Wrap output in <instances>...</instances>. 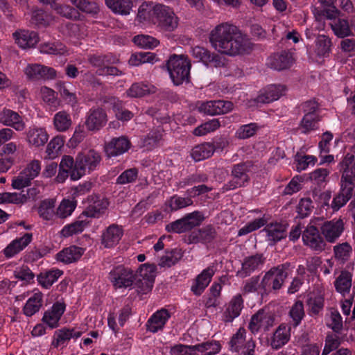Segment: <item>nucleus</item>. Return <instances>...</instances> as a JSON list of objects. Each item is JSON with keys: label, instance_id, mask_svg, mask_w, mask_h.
I'll list each match as a JSON object with an SVG mask.
<instances>
[{"label": "nucleus", "instance_id": "nucleus-42", "mask_svg": "<svg viewBox=\"0 0 355 355\" xmlns=\"http://www.w3.org/2000/svg\"><path fill=\"white\" fill-rule=\"evenodd\" d=\"M215 150L214 144L205 142L193 147L191 151V156L195 162H200L210 157Z\"/></svg>", "mask_w": 355, "mask_h": 355}, {"label": "nucleus", "instance_id": "nucleus-12", "mask_svg": "<svg viewBox=\"0 0 355 355\" xmlns=\"http://www.w3.org/2000/svg\"><path fill=\"white\" fill-rule=\"evenodd\" d=\"M304 110L306 112L299 125L301 133L307 135L318 128V117L315 114L318 104L315 101H309L304 103Z\"/></svg>", "mask_w": 355, "mask_h": 355}, {"label": "nucleus", "instance_id": "nucleus-34", "mask_svg": "<svg viewBox=\"0 0 355 355\" xmlns=\"http://www.w3.org/2000/svg\"><path fill=\"white\" fill-rule=\"evenodd\" d=\"M243 308V300L240 294L234 295L230 301L223 312V320L225 322H232L239 317Z\"/></svg>", "mask_w": 355, "mask_h": 355}, {"label": "nucleus", "instance_id": "nucleus-13", "mask_svg": "<svg viewBox=\"0 0 355 355\" xmlns=\"http://www.w3.org/2000/svg\"><path fill=\"white\" fill-rule=\"evenodd\" d=\"M157 267L155 264L144 263L141 264L137 272L139 276L142 278L137 283V291L141 294L149 293L153 287L156 277Z\"/></svg>", "mask_w": 355, "mask_h": 355}, {"label": "nucleus", "instance_id": "nucleus-28", "mask_svg": "<svg viewBox=\"0 0 355 355\" xmlns=\"http://www.w3.org/2000/svg\"><path fill=\"white\" fill-rule=\"evenodd\" d=\"M107 114L101 108H92L87 114L85 125L89 131H98L105 125Z\"/></svg>", "mask_w": 355, "mask_h": 355}, {"label": "nucleus", "instance_id": "nucleus-55", "mask_svg": "<svg viewBox=\"0 0 355 355\" xmlns=\"http://www.w3.org/2000/svg\"><path fill=\"white\" fill-rule=\"evenodd\" d=\"M326 324L335 333H339L343 329V318L337 309H331L329 310V313L326 316Z\"/></svg>", "mask_w": 355, "mask_h": 355}, {"label": "nucleus", "instance_id": "nucleus-44", "mask_svg": "<svg viewBox=\"0 0 355 355\" xmlns=\"http://www.w3.org/2000/svg\"><path fill=\"white\" fill-rule=\"evenodd\" d=\"M105 103H108L112 105V110L115 113L117 119L122 121H128L134 116L133 113L128 110L123 109V101L115 97H109Z\"/></svg>", "mask_w": 355, "mask_h": 355}, {"label": "nucleus", "instance_id": "nucleus-63", "mask_svg": "<svg viewBox=\"0 0 355 355\" xmlns=\"http://www.w3.org/2000/svg\"><path fill=\"white\" fill-rule=\"evenodd\" d=\"M55 200L53 199H46L43 200L38 209V212L43 219L46 220H52L56 215L55 211Z\"/></svg>", "mask_w": 355, "mask_h": 355}, {"label": "nucleus", "instance_id": "nucleus-48", "mask_svg": "<svg viewBox=\"0 0 355 355\" xmlns=\"http://www.w3.org/2000/svg\"><path fill=\"white\" fill-rule=\"evenodd\" d=\"M193 57L199 61L207 65L209 63H214L216 67L220 66L218 56L211 54L210 52L201 46H196L191 49Z\"/></svg>", "mask_w": 355, "mask_h": 355}, {"label": "nucleus", "instance_id": "nucleus-56", "mask_svg": "<svg viewBox=\"0 0 355 355\" xmlns=\"http://www.w3.org/2000/svg\"><path fill=\"white\" fill-rule=\"evenodd\" d=\"M77 206V202L74 199L64 198L56 209V216L60 218H66L70 216Z\"/></svg>", "mask_w": 355, "mask_h": 355}, {"label": "nucleus", "instance_id": "nucleus-20", "mask_svg": "<svg viewBox=\"0 0 355 355\" xmlns=\"http://www.w3.org/2000/svg\"><path fill=\"white\" fill-rule=\"evenodd\" d=\"M215 272L216 268L214 266H209L202 270L192 281L191 291L196 296L201 295L211 282Z\"/></svg>", "mask_w": 355, "mask_h": 355}, {"label": "nucleus", "instance_id": "nucleus-40", "mask_svg": "<svg viewBox=\"0 0 355 355\" xmlns=\"http://www.w3.org/2000/svg\"><path fill=\"white\" fill-rule=\"evenodd\" d=\"M216 236V231L211 226H207L202 229L191 232L189 236L188 240L189 243H207L211 242Z\"/></svg>", "mask_w": 355, "mask_h": 355}, {"label": "nucleus", "instance_id": "nucleus-58", "mask_svg": "<svg viewBox=\"0 0 355 355\" xmlns=\"http://www.w3.org/2000/svg\"><path fill=\"white\" fill-rule=\"evenodd\" d=\"M331 40L324 35H320L316 39L315 52L319 58L327 57L331 51Z\"/></svg>", "mask_w": 355, "mask_h": 355}, {"label": "nucleus", "instance_id": "nucleus-54", "mask_svg": "<svg viewBox=\"0 0 355 355\" xmlns=\"http://www.w3.org/2000/svg\"><path fill=\"white\" fill-rule=\"evenodd\" d=\"M192 204L193 200L190 198L182 197L178 195H173L166 201V206L171 211H175L184 209Z\"/></svg>", "mask_w": 355, "mask_h": 355}, {"label": "nucleus", "instance_id": "nucleus-52", "mask_svg": "<svg viewBox=\"0 0 355 355\" xmlns=\"http://www.w3.org/2000/svg\"><path fill=\"white\" fill-rule=\"evenodd\" d=\"M30 15L31 23L38 27L46 26L51 24L54 20V17L51 14L47 13L42 9H33L31 10Z\"/></svg>", "mask_w": 355, "mask_h": 355}, {"label": "nucleus", "instance_id": "nucleus-27", "mask_svg": "<svg viewBox=\"0 0 355 355\" xmlns=\"http://www.w3.org/2000/svg\"><path fill=\"white\" fill-rule=\"evenodd\" d=\"M0 123L18 132L23 131L26 128L23 117L18 112L7 108L0 111Z\"/></svg>", "mask_w": 355, "mask_h": 355}, {"label": "nucleus", "instance_id": "nucleus-64", "mask_svg": "<svg viewBox=\"0 0 355 355\" xmlns=\"http://www.w3.org/2000/svg\"><path fill=\"white\" fill-rule=\"evenodd\" d=\"M107 201L96 197V200L94 201L93 204H90L87 207L83 214L90 218L98 217L100 214L107 208Z\"/></svg>", "mask_w": 355, "mask_h": 355}, {"label": "nucleus", "instance_id": "nucleus-43", "mask_svg": "<svg viewBox=\"0 0 355 355\" xmlns=\"http://www.w3.org/2000/svg\"><path fill=\"white\" fill-rule=\"evenodd\" d=\"M290 337V326L286 324H281L273 334L271 345L275 349L281 348L288 342Z\"/></svg>", "mask_w": 355, "mask_h": 355}, {"label": "nucleus", "instance_id": "nucleus-16", "mask_svg": "<svg viewBox=\"0 0 355 355\" xmlns=\"http://www.w3.org/2000/svg\"><path fill=\"white\" fill-rule=\"evenodd\" d=\"M248 171L249 165L245 163L235 165L232 171V179L223 187V191L233 190L244 186L249 180Z\"/></svg>", "mask_w": 355, "mask_h": 355}, {"label": "nucleus", "instance_id": "nucleus-60", "mask_svg": "<svg viewBox=\"0 0 355 355\" xmlns=\"http://www.w3.org/2000/svg\"><path fill=\"white\" fill-rule=\"evenodd\" d=\"M66 26L68 35L71 38L70 42L75 45H77V42L73 40V38L80 40L87 35V30L83 24L69 23Z\"/></svg>", "mask_w": 355, "mask_h": 355}, {"label": "nucleus", "instance_id": "nucleus-1", "mask_svg": "<svg viewBox=\"0 0 355 355\" xmlns=\"http://www.w3.org/2000/svg\"><path fill=\"white\" fill-rule=\"evenodd\" d=\"M209 42L218 52L232 57L244 54L251 49L248 37L229 23L216 26L210 33Z\"/></svg>", "mask_w": 355, "mask_h": 355}, {"label": "nucleus", "instance_id": "nucleus-37", "mask_svg": "<svg viewBox=\"0 0 355 355\" xmlns=\"http://www.w3.org/2000/svg\"><path fill=\"white\" fill-rule=\"evenodd\" d=\"M85 248L76 245H71L64 248L56 254L58 261L64 263H71L78 261L84 254Z\"/></svg>", "mask_w": 355, "mask_h": 355}, {"label": "nucleus", "instance_id": "nucleus-9", "mask_svg": "<svg viewBox=\"0 0 355 355\" xmlns=\"http://www.w3.org/2000/svg\"><path fill=\"white\" fill-rule=\"evenodd\" d=\"M230 350L236 352L239 355H254L255 343L252 338L247 340L246 330L240 327L237 331L233 334L230 343Z\"/></svg>", "mask_w": 355, "mask_h": 355}, {"label": "nucleus", "instance_id": "nucleus-14", "mask_svg": "<svg viewBox=\"0 0 355 355\" xmlns=\"http://www.w3.org/2000/svg\"><path fill=\"white\" fill-rule=\"evenodd\" d=\"M337 15L338 10L336 9L326 12L327 18L331 20L329 25L335 35L339 38L354 36V33L350 27L349 21L346 19L339 18Z\"/></svg>", "mask_w": 355, "mask_h": 355}, {"label": "nucleus", "instance_id": "nucleus-7", "mask_svg": "<svg viewBox=\"0 0 355 355\" xmlns=\"http://www.w3.org/2000/svg\"><path fill=\"white\" fill-rule=\"evenodd\" d=\"M136 277L133 270L123 266L114 267L109 273V279L115 288H131Z\"/></svg>", "mask_w": 355, "mask_h": 355}, {"label": "nucleus", "instance_id": "nucleus-39", "mask_svg": "<svg viewBox=\"0 0 355 355\" xmlns=\"http://www.w3.org/2000/svg\"><path fill=\"white\" fill-rule=\"evenodd\" d=\"M39 51L42 54L58 56H67L71 53L69 49L64 44L58 41L42 43L39 46Z\"/></svg>", "mask_w": 355, "mask_h": 355}, {"label": "nucleus", "instance_id": "nucleus-35", "mask_svg": "<svg viewBox=\"0 0 355 355\" xmlns=\"http://www.w3.org/2000/svg\"><path fill=\"white\" fill-rule=\"evenodd\" d=\"M26 139L30 146L40 147L47 142L49 135L45 128L33 126L27 131Z\"/></svg>", "mask_w": 355, "mask_h": 355}, {"label": "nucleus", "instance_id": "nucleus-23", "mask_svg": "<svg viewBox=\"0 0 355 355\" xmlns=\"http://www.w3.org/2000/svg\"><path fill=\"white\" fill-rule=\"evenodd\" d=\"M294 62L293 53L284 51L271 55L268 58L266 64L270 69L282 71L290 68Z\"/></svg>", "mask_w": 355, "mask_h": 355}, {"label": "nucleus", "instance_id": "nucleus-47", "mask_svg": "<svg viewBox=\"0 0 355 355\" xmlns=\"http://www.w3.org/2000/svg\"><path fill=\"white\" fill-rule=\"evenodd\" d=\"M352 281V275L347 270L341 271L334 282L336 291L345 297L350 291Z\"/></svg>", "mask_w": 355, "mask_h": 355}, {"label": "nucleus", "instance_id": "nucleus-18", "mask_svg": "<svg viewBox=\"0 0 355 355\" xmlns=\"http://www.w3.org/2000/svg\"><path fill=\"white\" fill-rule=\"evenodd\" d=\"M198 111L207 115L224 114L233 109L230 101L218 100L202 102L198 107Z\"/></svg>", "mask_w": 355, "mask_h": 355}, {"label": "nucleus", "instance_id": "nucleus-25", "mask_svg": "<svg viewBox=\"0 0 355 355\" xmlns=\"http://www.w3.org/2000/svg\"><path fill=\"white\" fill-rule=\"evenodd\" d=\"M286 91L283 85L272 84L266 86L260 91L255 99L257 103H269L278 100Z\"/></svg>", "mask_w": 355, "mask_h": 355}, {"label": "nucleus", "instance_id": "nucleus-5", "mask_svg": "<svg viewBox=\"0 0 355 355\" xmlns=\"http://www.w3.org/2000/svg\"><path fill=\"white\" fill-rule=\"evenodd\" d=\"M190 61L184 55H172L167 63V69L170 77L175 85H180L189 81L190 74Z\"/></svg>", "mask_w": 355, "mask_h": 355}, {"label": "nucleus", "instance_id": "nucleus-8", "mask_svg": "<svg viewBox=\"0 0 355 355\" xmlns=\"http://www.w3.org/2000/svg\"><path fill=\"white\" fill-rule=\"evenodd\" d=\"M155 12L156 18L155 25L161 30L172 32L178 27L179 19L172 8L157 3Z\"/></svg>", "mask_w": 355, "mask_h": 355}, {"label": "nucleus", "instance_id": "nucleus-6", "mask_svg": "<svg viewBox=\"0 0 355 355\" xmlns=\"http://www.w3.org/2000/svg\"><path fill=\"white\" fill-rule=\"evenodd\" d=\"M287 270L286 264H281L266 272L260 282L261 295L279 290L287 277Z\"/></svg>", "mask_w": 355, "mask_h": 355}, {"label": "nucleus", "instance_id": "nucleus-31", "mask_svg": "<svg viewBox=\"0 0 355 355\" xmlns=\"http://www.w3.org/2000/svg\"><path fill=\"white\" fill-rule=\"evenodd\" d=\"M32 239L31 233H26L22 236L14 239L3 249V254L8 259L15 257L31 242Z\"/></svg>", "mask_w": 355, "mask_h": 355}, {"label": "nucleus", "instance_id": "nucleus-33", "mask_svg": "<svg viewBox=\"0 0 355 355\" xmlns=\"http://www.w3.org/2000/svg\"><path fill=\"white\" fill-rule=\"evenodd\" d=\"M130 147V142L124 136L113 138L105 145V151L108 157H116L123 154Z\"/></svg>", "mask_w": 355, "mask_h": 355}, {"label": "nucleus", "instance_id": "nucleus-30", "mask_svg": "<svg viewBox=\"0 0 355 355\" xmlns=\"http://www.w3.org/2000/svg\"><path fill=\"white\" fill-rule=\"evenodd\" d=\"M156 4L152 2H144L138 8L135 19L141 26H146L150 24H155Z\"/></svg>", "mask_w": 355, "mask_h": 355}, {"label": "nucleus", "instance_id": "nucleus-4", "mask_svg": "<svg viewBox=\"0 0 355 355\" xmlns=\"http://www.w3.org/2000/svg\"><path fill=\"white\" fill-rule=\"evenodd\" d=\"M101 161L99 153L94 150L79 153L76 157L75 168L71 174V180H80L87 173L94 171Z\"/></svg>", "mask_w": 355, "mask_h": 355}, {"label": "nucleus", "instance_id": "nucleus-59", "mask_svg": "<svg viewBox=\"0 0 355 355\" xmlns=\"http://www.w3.org/2000/svg\"><path fill=\"white\" fill-rule=\"evenodd\" d=\"M316 162L317 157L314 155H302L297 153L295 156V167L298 172L305 171L309 166H313Z\"/></svg>", "mask_w": 355, "mask_h": 355}, {"label": "nucleus", "instance_id": "nucleus-45", "mask_svg": "<svg viewBox=\"0 0 355 355\" xmlns=\"http://www.w3.org/2000/svg\"><path fill=\"white\" fill-rule=\"evenodd\" d=\"M62 275V270L58 268H52L40 272L37 276V282L43 288H49Z\"/></svg>", "mask_w": 355, "mask_h": 355}, {"label": "nucleus", "instance_id": "nucleus-49", "mask_svg": "<svg viewBox=\"0 0 355 355\" xmlns=\"http://www.w3.org/2000/svg\"><path fill=\"white\" fill-rule=\"evenodd\" d=\"M156 88L151 84L144 83H133L126 91L127 96L130 98H139L145 95L155 92Z\"/></svg>", "mask_w": 355, "mask_h": 355}, {"label": "nucleus", "instance_id": "nucleus-15", "mask_svg": "<svg viewBox=\"0 0 355 355\" xmlns=\"http://www.w3.org/2000/svg\"><path fill=\"white\" fill-rule=\"evenodd\" d=\"M85 332L80 326L74 327H63L55 331L52 345L55 347H66L71 339L79 338Z\"/></svg>", "mask_w": 355, "mask_h": 355}, {"label": "nucleus", "instance_id": "nucleus-17", "mask_svg": "<svg viewBox=\"0 0 355 355\" xmlns=\"http://www.w3.org/2000/svg\"><path fill=\"white\" fill-rule=\"evenodd\" d=\"M123 228L117 224H112L106 227L101 236V244L104 248H113L116 246L123 236Z\"/></svg>", "mask_w": 355, "mask_h": 355}, {"label": "nucleus", "instance_id": "nucleus-2", "mask_svg": "<svg viewBox=\"0 0 355 355\" xmlns=\"http://www.w3.org/2000/svg\"><path fill=\"white\" fill-rule=\"evenodd\" d=\"M221 350L219 341L211 340L196 345L175 344L170 349V355H215Z\"/></svg>", "mask_w": 355, "mask_h": 355}, {"label": "nucleus", "instance_id": "nucleus-61", "mask_svg": "<svg viewBox=\"0 0 355 355\" xmlns=\"http://www.w3.org/2000/svg\"><path fill=\"white\" fill-rule=\"evenodd\" d=\"M40 95L43 102L50 109L57 108L59 103L55 92L53 89L46 86H42L40 90Z\"/></svg>", "mask_w": 355, "mask_h": 355}, {"label": "nucleus", "instance_id": "nucleus-19", "mask_svg": "<svg viewBox=\"0 0 355 355\" xmlns=\"http://www.w3.org/2000/svg\"><path fill=\"white\" fill-rule=\"evenodd\" d=\"M274 321L275 318L270 313L259 310L252 316L248 328L252 334L266 331L273 325Z\"/></svg>", "mask_w": 355, "mask_h": 355}, {"label": "nucleus", "instance_id": "nucleus-36", "mask_svg": "<svg viewBox=\"0 0 355 355\" xmlns=\"http://www.w3.org/2000/svg\"><path fill=\"white\" fill-rule=\"evenodd\" d=\"M43 303V294L39 290H34L23 307V313L27 317H31L39 312Z\"/></svg>", "mask_w": 355, "mask_h": 355}, {"label": "nucleus", "instance_id": "nucleus-50", "mask_svg": "<svg viewBox=\"0 0 355 355\" xmlns=\"http://www.w3.org/2000/svg\"><path fill=\"white\" fill-rule=\"evenodd\" d=\"M89 222L86 220H78L64 225L60 231L62 237L68 238L82 233L87 227Z\"/></svg>", "mask_w": 355, "mask_h": 355}, {"label": "nucleus", "instance_id": "nucleus-41", "mask_svg": "<svg viewBox=\"0 0 355 355\" xmlns=\"http://www.w3.org/2000/svg\"><path fill=\"white\" fill-rule=\"evenodd\" d=\"M263 232H266V241L270 245H273L286 237L284 227L277 223L267 225Z\"/></svg>", "mask_w": 355, "mask_h": 355}, {"label": "nucleus", "instance_id": "nucleus-46", "mask_svg": "<svg viewBox=\"0 0 355 355\" xmlns=\"http://www.w3.org/2000/svg\"><path fill=\"white\" fill-rule=\"evenodd\" d=\"M106 6L115 14L128 15L133 7L132 0H105Z\"/></svg>", "mask_w": 355, "mask_h": 355}, {"label": "nucleus", "instance_id": "nucleus-38", "mask_svg": "<svg viewBox=\"0 0 355 355\" xmlns=\"http://www.w3.org/2000/svg\"><path fill=\"white\" fill-rule=\"evenodd\" d=\"M324 304V293L322 291H313L307 295L306 305L311 315H316L322 311Z\"/></svg>", "mask_w": 355, "mask_h": 355}, {"label": "nucleus", "instance_id": "nucleus-3", "mask_svg": "<svg viewBox=\"0 0 355 355\" xmlns=\"http://www.w3.org/2000/svg\"><path fill=\"white\" fill-rule=\"evenodd\" d=\"M347 175V173H345L344 175L341 176L340 191L333 198L331 205L329 203L331 197V192L324 191L321 193L320 199L322 201V206L323 207H331L334 212L338 211L341 207L347 204V202L352 196L354 191L351 182L346 180Z\"/></svg>", "mask_w": 355, "mask_h": 355}, {"label": "nucleus", "instance_id": "nucleus-32", "mask_svg": "<svg viewBox=\"0 0 355 355\" xmlns=\"http://www.w3.org/2000/svg\"><path fill=\"white\" fill-rule=\"evenodd\" d=\"M15 43L21 49L34 47L39 42L37 33L27 30H18L12 34Z\"/></svg>", "mask_w": 355, "mask_h": 355}, {"label": "nucleus", "instance_id": "nucleus-62", "mask_svg": "<svg viewBox=\"0 0 355 355\" xmlns=\"http://www.w3.org/2000/svg\"><path fill=\"white\" fill-rule=\"evenodd\" d=\"M156 56L151 52H139L133 53L129 59V64L137 67L144 63H153Z\"/></svg>", "mask_w": 355, "mask_h": 355}, {"label": "nucleus", "instance_id": "nucleus-51", "mask_svg": "<svg viewBox=\"0 0 355 355\" xmlns=\"http://www.w3.org/2000/svg\"><path fill=\"white\" fill-rule=\"evenodd\" d=\"M60 96L67 103L73 107L77 103V96L73 85L68 82H60L57 87Z\"/></svg>", "mask_w": 355, "mask_h": 355}, {"label": "nucleus", "instance_id": "nucleus-22", "mask_svg": "<svg viewBox=\"0 0 355 355\" xmlns=\"http://www.w3.org/2000/svg\"><path fill=\"white\" fill-rule=\"evenodd\" d=\"M66 310V305L64 302H56L52 306L44 313L42 322L49 329H53L59 326L61 317Z\"/></svg>", "mask_w": 355, "mask_h": 355}, {"label": "nucleus", "instance_id": "nucleus-53", "mask_svg": "<svg viewBox=\"0 0 355 355\" xmlns=\"http://www.w3.org/2000/svg\"><path fill=\"white\" fill-rule=\"evenodd\" d=\"M53 122L55 129L60 132L67 131L72 124L70 114L65 111L57 112L53 116Z\"/></svg>", "mask_w": 355, "mask_h": 355}, {"label": "nucleus", "instance_id": "nucleus-57", "mask_svg": "<svg viewBox=\"0 0 355 355\" xmlns=\"http://www.w3.org/2000/svg\"><path fill=\"white\" fill-rule=\"evenodd\" d=\"M64 137L60 135L53 137L47 145L46 153L50 159L56 158L60 153L64 146Z\"/></svg>", "mask_w": 355, "mask_h": 355}, {"label": "nucleus", "instance_id": "nucleus-11", "mask_svg": "<svg viewBox=\"0 0 355 355\" xmlns=\"http://www.w3.org/2000/svg\"><path fill=\"white\" fill-rule=\"evenodd\" d=\"M24 73L31 81L51 80L57 77V71L54 68L38 63L28 64Z\"/></svg>", "mask_w": 355, "mask_h": 355}, {"label": "nucleus", "instance_id": "nucleus-29", "mask_svg": "<svg viewBox=\"0 0 355 355\" xmlns=\"http://www.w3.org/2000/svg\"><path fill=\"white\" fill-rule=\"evenodd\" d=\"M344 230V224L341 219L326 221L321 227V232L328 242H334L340 237Z\"/></svg>", "mask_w": 355, "mask_h": 355}, {"label": "nucleus", "instance_id": "nucleus-26", "mask_svg": "<svg viewBox=\"0 0 355 355\" xmlns=\"http://www.w3.org/2000/svg\"><path fill=\"white\" fill-rule=\"evenodd\" d=\"M302 241L305 245L318 252L323 250L325 246V243L318 230L313 225L308 226L303 232Z\"/></svg>", "mask_w": 355, "mask_h": 355}, {"label": "nucleus", "instance_id": "nucleus-21", "mask_svg": "<svg viewBox=\"0 0 355 355\" xmlns=\"http://www.w3.org/2000/svg\"><path fill=\"white\" fill-rule=\"evenodd\" d=\"M265 259L262 254L258 253L246 257L242 262L241 268L237 272V276L241 278L250 276L252 273L263 267Z\"/></svg>", "mask_w": 355, "mask_h": 355}, {"label": "nucleus", "instance_id": "nucleus-10", "mask_svg": "<svg viewBox=\"0 0 355 355\" xmlns=\"http://www.w3.org/2000/svg\"><path fill=\"white\" fill-rule=\"evenodd\" d=\"M203 219L202 214L200 211H195L180 219L167 224L165 230L169 233H183L200 225Z\"/></svg>", "mask_w": 355, "mask_h": 355}, {"label": "nucleus", "instance_id": "nucleus-24", "mask_svg": "<svg viewBox=\"0 0 355 355\" xmlns=\"http://www.w3.org/2000/svg\"><path fill=\"white\" fill-rule=\"evenodd\" d=\"M171 317V313L165 308L156 311L146 322L147 330L153 334L163 330Z\"/></svg>", "mask_w": 355, "mask_h": 355}]
</instances>
